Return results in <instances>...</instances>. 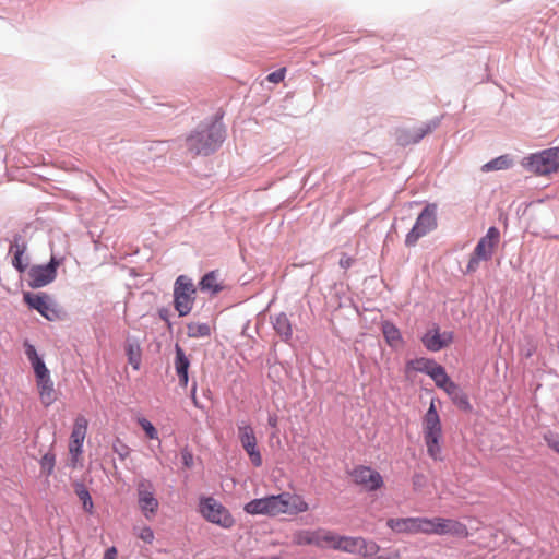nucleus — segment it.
<instances>
[{"mask_svg":"<svg viewBox=\"0 0 559 559\" xmlns=\"http://www.w3.org/2000/svg\"><path fill=\"white\" fill-rule=\"evenodd\" d=\"M243 510L250 515L275 518L282 514L298 515L306 513L310 510V506L302 496L284 491L278 495L253 499L245 504Z\"/></svg>","mask_w":559,"mask_h":559,"instance_id":"f257e3e1","label":"nucleus"},{"mask_svg":"<svg viewBox=\"0 0 559 559\" xmlns=\"http://www.w3.org/2000/svg\"><path fill=\"white\" fill-rule=\"evenodd\" d=\"M423 437L428 455L435 461L442 460L443 430L433 400L423 417Z\"/></svg>","mask_w":559,"mask_h":559,"instance_id":"f03ea898","label":"nucleus"},{"mask_svg":"<svg viewBox=\"0 0 559 559\" xmlns=\"http://www.w3.org/2000/svg\"><path fill=\"white\" fill-rule=\"evenodd\" d=\"M225 131L221 124L213 123L202 130L191 133L186 139V146L192 156L210 155L224 141Z\"/></svg>","mask_w":559,"mask_h":559,"instance_id":"7ed1b4c3","label":"nucleus"},{"mask_svg":"<svg viewBox=\"0 0 559 559\" xmlns=\"http://www.w3.org/2000/svg\"><path fill=\"white\" fill-rule=\"evenodd\" d=\"M500 242V231L497 227H489L486 235L481 237L466 265V273L471 274L477 271L480 261H489Z\"/></svg>","mask_w":559,"mask_h":559,"instance_id":"20e7f679","label":"nucleus"},{"mask_svg":"<svg viewBox=\"0 0 559 559\" xmlns=\"http://www.w3.org/2000/svg\"><path fill=\"white\" fill-rule=\"evenodd\" d=\"M522 165L536 175H548L559 169V147H551L525 157Z\"/></svg>","mask_w":559,"mask_h":559,"instance_id":"39448f33","label":"nucleus"},{"mask_svg":"<svg viewBox=\"0 0 559 559\" xmlns=\"http://www.w3.org/2000/svg\"><path fill=\"white\" fill-rule=\"evenodd\" d=\"M199 511L206 521L223 528H231L235 525V519L229 510L213 497L201 498Z\"/></svg>","mask_w":559,"mask_h":559,"instance_id":"423d86ee","label":"nucleus"},{"mask_svg":"<svg viewBox=\"0 0 559 559\" xmlns=\"http://www.w3.org/2000/svg\"><path fill=\"white\" fill-rule=\"evenodd\" d=\"M437 205L428 204L418 215L415 225L406 235L405 245L414 247L417 241L437 228Z\"/></svg>","mask_w":559,"mask_h":559,"instance_id":"0eeeda50","label":"nucleus"},{"mask_svg":"<svg viewBox=\"0 0 559 559\" xmlns=\"http://www.w3.org/2000/svg\"><path fill=\"white\" fill-rule=\"evenodd\" d=\"M195 287L193 283L185 275H180L174 287V305L179 316L183 317L190 313L194 304Z\"/></svg>","mask_w":559,"mask_h":559,"instance_id":"6e6552de","label":"nucleus"},{"mask_svg":"<svg viewBox=\"0 0 559 559\" xmlns=\"http://www.w3.org/2000/svg\"><path fill=\"white\" fill-rule=\"evenodd\" d=\"M386 525L400 534H425L431 535V518L411 516V518H392L386 521Z\"/></svg>","mask_w":559,"mask_h":559,"instance_id":"1a4fd4ad","label":"nucleus"},{"mask_svg":"<svg viewBox=\"0 0 559 559\" xmlns=\"http://www.w3.org/2000/svg\"><path fill=\"white\" fill-rule=\"evenodd\" d=\"M138 506L145 519L151 520L158 511L159 502L155 497V487L148 479L142 478L136 484Z\"/></svg>","mask_w":559,"mask_h":559,"instance_id":"9d476101","label":"nucleus"},{"mask_svg":"<svg viewBox=\"0 0 559 559\" xmlns=\"http://www.w3.org/2000/svg\"><path fill=\"white\" fill-rule=\"evenodd\" d=\"M431 535L451 536L455 538H467L469 535L467 526L454 519L433 516L431 518Z\"/></svg>","mask_w":559,"mask_h":559,"instance_id":"9b49d317","label":"nucleus"},{"mask_svg":"<svg viewBox=\"0 0 559 559\" xmlns=\"http://www.w3.org/2000/svg\"><path fill=\"white\" fill-rule=\"evenodd\" d=\"M87 431V420L84 416H78L74 420L73 429L70 436L69 453L71 455L70 465L75 468L80 462L82 447Z\"/></svg>","mask_w":559,"mask_h":559,"instance_id":"f8f14e48","label":"nucleus"},{"mask_svg":"<svg viewBox=\"0 0 559 559\" xmlns=\"http://www.w3.org/2000/svg\"><path fill=\"white\" fill-rule=\"evenodd\" d=\"M60 261L52 257L46 265H34L28 271V284L33 288H39L51 283L57 275Z\"/></svg>","mask_w":559,"mask_h":559,"instance_id":"ddd939ff","label":"nucleus"},{"mask_svg":"<svg viewBox=\"0 0 559 559\" xmlns=\"http://www.w3.org/2000/svg\"><path fill=\"white\" fill-rule=\"evenodd\" d=\"M353 481L368 491H376L383 487L384 481L379 472L369 466L359 465L352 472Z\"/></svg>","mask_w":559,"mask_h":559,"instance_id":"4468645a","label":"nucleus"},{"mask_svg":"<svg viewBox=\"0 0 559 559\" xmlns=\"http://www.w3.org/2000/svg\"><path fill=\"white\" fill-rule=\"evenodd\" d=\"M238 436L240 443L248 454L251 463L255 467H260L262 465V456L257 447V438L253 428L249 424L242 421L238 425Z\"/></svg>","mask_w":559,"mask_h":559,"instance_id":"2eb2a0df","label":"nucleus"},{"mask_svg":"<svg viewBox=\"0 0 559 559\" xmlns=\"http://www.w3.org/2000/svg\"><path fill=\"white\" fill-rule=\"evenodd\" d=\"M29 308L37 310L44 318L55 321L59 318V311L46 294L25 293L23 296Z\"/></svg>","mask_w":559,"mask_h":559,"instance_id":"dca6fc26","label":"nucleus"},{"mask_svg":"<svg viewBox=\"0 0 559 559\" xmlns=\"http://www.w3.org/2000/svg\"><path fill=\"white\" fill-rule=\"evenodd\" d=\"M421 342L428 350L438 352L453 342V333L440 332L438 326H433L424 334Z\"/></svg>","mask_w":559,"mask_h":559,"instance_id":"f3484780","label":"nucleus"},{"mask_svg":"<svg viewBox=\"0 0 559 559\" xmlns=\"http://www.w3.org/2000/svg\"><path fill=\"white\" fill-rule=\"evenodd\" d=\"M435 128L436 123L429 122L412 129H399L395 133L396 142L402 146L418 143L425 135L432 132Z\"/></svg>","mask_w":559,"mask_h":559,"instance_id":"a211bd4d","label":"nucleus"},{"mask_svg":"<svg viewBox=\"0 0 559 559\" xmlns=\"http://www.w3.org/2000/svg\"><path fill=\"white\" fill-rule=\"evenodd\" d=\"M452 400V402L463 411H469L471 404L467 396L462 392L460 386L451 379L441 388Z\"/></svg>","mask_w":559,"mask_h":559,"instance_id":"6ab92c4d","label":"nucleus"},{"mask_svg":"<svg viewBox=\"0 0 559 559\" xmlns=\"http://www.w3.org/2000/svg\"><path fill=\"white\" fill-rule=\"evenodd\" d=\"M38 395L41 404L45 407H49L57 400V392L53 388L51 378L40 379L36 381Z\"/></svg>","mask_w":559,"mask_h":559,"instance_id":"aec40b11","label":"nucleus"},{"mask_svg":"<svg viewBox=\"0 0 559 559\" xmlns=\"http://www.w3.org/2000/svg\"><path fill=\"white\" fill-rule=\"evenodd\" d=\"M175 349V369L178 374L180 385L186 388L189 381L188 369L190 367V361L179 345H176Z\"/></svg>","mask_w":559,"mask_h":559,"instance_id":"412c9836","label":"nucleus"},{"mask_svg":"<svg viewBox=\"0 0 559 559\" xmlns=\"http://www.w3.org/2000/svg\"><path fill=\"white\" fill-rule=\"evenodd\" d=\"M200 288L203 292H210L213 295L218 294L224 289L223 280L218 271H211L206 273L200 281Z\"/></svg>","mask_w":559,"mask_h":559,"instance_id":"4be33fe9","label":"nucleus"},{"mask_svg":"<svg viewBox=\"0 0 559 559\" xmlns=\"http://www.w3.org/2000/svg\"><path fill=\"white\" fill-rule=\"evenodd\" d=\"M382 333L386 343L394 348L402 346L403 340L400 330L391 322L382 323Z\"/></svg>","mask_w":559,"mask_h":559,"instance_id":"5701e85b","label":"nucleus"},{"mask_svg":"<svg viewBox=\"0 0 559 559\" xmlns=\"http://www.w3.org/2000/svg\"><path fill=\"white\" fill-rule=\"evenodd\" d=\"M359 542L356 555H359L362 559H376L380 550L379 545L376 542L365 539L364 537H360Z\"/></svg>","mask_w":559,"mask_h":559,"instance_id":"b1692460","label":"nucleus"},{"mask_svg":"<svg viewBox=\"0 0 559 559\" xmlns=\"http://www.w3.org/2000/svg\"><path fill=\"white\" fill-rule=\"evenodd\" d=\"M360 537H352V536H340L338 543L335 546V550H341L348 554H355L358 550V544Z\"/></svg>","mask_w":559,"mask_h":559,"instance_id":"393cba45","label":"nucleus"},{"mask_svg":"<svg viewBox=\"0 0 559 559\" xmlns=\"http://www.w3.org/2000/svg\"><path fill=\"white\" fill-rule=\"evenodd\" d=\"M274 329L285 340L290 338V336L293 334L289 319L287 318V316L285 313H281L275 318Z\"/></svg>","mask_w":559,"mask_h":559,"instance_id":"a878e982","label":"nucleus"},{"mask_svg":"<svg viewBox=\"0 0 559 559\" xmlns=\"http://www.w3.org/2000/svg\"><path fill=\"white\" fill-rule=\"evenodd\" d=\"M187 334L192 338L206 337L211 334V328L207 323L191 322L187 325Z\"/></svg>","mask_w":559,"mask_h":559,"instance_id":"bb28decb","label":"nucleus"},{"mask_svg":"<svg viewBox=\"0 0 559 559\" xmlns=\"http://www.w3.org/2000/svg\"><path fill=\"white\" fill-rule=\"evenodd\" d=\"M129 364L138 370L141 364V348L138 343H128L126 347Z\"/></svg>","mask_w":559,"mask_h":559,"instance_id":"cd10ccee","label":"nucleus"},{"mask_svg":"<svg viewBox=\"0 0 559 559\" xmlns=\"http://www.w3.org/2000/svg\"><path fill=\"white\" fill-rule=\"evenodd\" d=\"M293 544L296 546H312V530H297L293 533Z\"/></svg>","mask_w":559,"mask_h":559,"instance_id":"c85d7f7f","label":"nucleus"},{"mask_svg":"<svg viewBox=\"0 0 559 559\" xmlns=\"http://www.w3.org/2000/svg\"><path fill=\"white\" fill-rule=\"evenodd\" d=\"M512 162L511 159L503 155L499 156L487 164L483 166V170L490 171V170H500V169H507L511 166Z\"/></svg>","mask_w":559,"mask_h":559,"instance_id":"c756f323","label":"nucleus"},{"mask_svg":"<svg viewBox=\"0 0 559 559\" xmlns=\"http://www.w3.org/2000/svg\"><path fill=\"white\" fill-rule=\"evenodd\" d=\"M75 493L83 503V508L86 512L93 513L94 503L88 490L83 485H78Z\"/></svg>","mask_w":559,"mask_h":559,"instance_id":"7c9ffc66","label":"nucleus"},{"mask_svg":"<svg viewBox=\"0 0 559 559\" xmlns=\"http://www.w3.org/2000/svg\"><path fill=\"white\" fill-rule=\"evenodd\" d=\"M436 383L438 388H442L450 380V377L447 374L445 369L441 365H437L430 372L429 376Z\"/></svg>","mask_w":559,"mask_h":559,"instance_id":"2f4dec72","label":"nucleus"},{"mask_svg":"<svg viewBox=\"0 0 559 559\" xmlns=\"http://www.w3.org/2000/svg\"><path fill=\"white\" fill-rule=\"evenodd\" d=\"M340 536H341L340 534H337L331 530L323 528L322 538H321L322 548H331V549L335 550V546L338 543Z\"/></svg>","mask_w":559,"mask_h":559,"instance_id":"473e14b6","label":"nucleus"},{"mask_svg":"<svg viewBox=\"0 0 559 559\" xmlns=\"http://www.w3.org/2000/svg\"><path fill=\"white\" fill-rule=\"evenodd\" d=\"M437 365L438 364L435 362L433 360L421 358V359H417L413 362V368L417 371H420V372H424V373H427L428 376H430L431 370L433 369V367H437Z\"/></svg>","mask_w":559,"mask_h":559,"instance_id":"72a5a7b5","label":"nucleus"},{"mask_svg":"<svg viewBox=\"0 0 559 559\" xmlns=\"http://www.w3.org/2000/svg\"><path fill=\"white\" fill-rule=\"evenodd\" d=\"M138 424L144 430L148 439H158V432L153 424L144 417L138 418Z\"/></svg>","mask_w":559,"mask_h":559,"instance_id":"f704fd0d","label":"nucleus"},{"mask_svg":"<svg viewBox=\"0 0 559 559\" xmlns=\"http://www.w3.org/2000/svg\"><path fill=\"white\" fill-rule=\"evenodd\" d=\"M55 464L56 456L50 452L46 453L40 460L41 471L46 473V475H50L53 472Z\"/></svg>","mask_w":559,"mask_h":559,"instance_id":"c9c22d12","label":"nucleus"},{"mask_svg":"<svg viewBox=\"0 0 559 559\" xmlns=\"http://www.w3.org/2000/svg\"><path fill=\"white\" fill-rule=\"evenodd\" d=\"M32 367L34 369L36 381L50 377L49 370L47 369L45 362L41 359H36V361L32 364Z\"/></svg>","mask_w":559,"mask_h":559,"instance_id":"e433bc0d","label":"nucleus"},{"mask_svg":"<svg viewBox=\"0 0 559 559\" xmlns=\"http://www.w3.org/2000/svg\"><path fill=\"white\" fill-rule=\"evenodd\" d=\"M135 534L141 540L147 544H152L155 538L153 530L146 525L135 528Z\"/></svg>","mask_w":559,"mask_h":559,"instance_id":"4c0bfd02","label":"nucleus"},{"mask_svg":"<svg viewBox=\"0 0 559 559\" xmlns=\"http://www.w3.org/2000/svg\"><path fill=\"white\" fill-rule=\"evenodd\" d=\"M112 450L119 455L121 460H124L130 454V449L120 439H116L112 444Z\"/></svg>","mask_w":559,"mask_h":559,"instance_id":"58836bf2","label":"nucleus"},{"mask_svg":"<svg viewBox=\"0 0 559 559\" xmlns=\"http://www.w3.org/2000/svg\"><path fill=\"white\" fill-rule=\"evenodd\" d=\"M25 250H26V246H25V243H22L21 250L14 251L13 265L20 272H24L26 269V265H24L22 262V258L25 253Z\"/></svg>","mask_w":559,"mask_h":559,"instance_id":"ea45409f","label":"nucleus"},{"mask_svg":"<svg viewBox=\"0 0 559 559\" xmlns=\"http://www.w3.org/2000/svg\"><path fill=\"white\" fill-rule=\"evenodd\" d=\"M545 441L547 445L559 454V435L557 433H549L545 436Z\"/></svg>","mask_w":559,"mask_h":559,"instance_id":"a19ab883","label":"nucleus"},{"mask_svg":"<svg viewBox=\"0 0 559 559\" xmlns=\"http://www.w3.org/2000/svg\"><path fill=\"white\" fill-rule=\"evenodd\" d=\"M285 74H286V69L285 68H281L272 73H270L267 76H266V80L271 83H280L282 82L284 79H285Z\"/></svg>","mask_w":559,"mask_h":559,"instance_id":"79ce46f5","label":"nucleus"},{"mask_svg":"<svg viewBox=\"0 0 559 559\" xmlns=\"http://www.w3.org/2000/svg\"><path fill=\"white\" fill-rule=\"evenodd\" d=\"M322 532L323 528L319 527L317 530H312V546H316L318 548H322Z\"/></svg>","mask_w":559,"mask_h":559,"instance_id":"37998d69","label":"nucleus"},{"mask_svg":"<svg viewBox=\"0 0 559 559\" xmlns=\"http://www.w3.org/2000/svg\"><path fill=\"white\" fill-rule=\"evenodd\" d=\"M181 459H182V464L186 467L190 468L193 465V455L189 450H187V449L182 450Z\"/></svg>","mask_w":559,"mask_h":559,"instance_id":"c03bdc74","label":"nucleus"},{"mask_svg":"<svg viewBox=\"0 0 559 559\" xmlns=\"http://www.w3.org/2000/svg\"><path fill=\"white\" fill-rule=\"evenodd\" d=\"M25 347H26V355H27V358L29 359L31 364H33L34 361H36V359H41L35 347L31 344H25Z\"/></svg>","mask_w":559,"mask_h":559,"instance_id":"a18cd8bd","label":"nucleus"},{"mask_svg":"<svg viewBox=\"0 0 559 559\" xmlns=\"http://www.w3.org/2000/svg\"><path fill=\"white\" fill-rule=\"evenodd\" d=\"M25 347H26V355H27V358L29 359L31 364H33L34 361H36V359H41L35 347L31 344H25Z\"/></svg>","mask_w":559,"mask_h":559,"instance_id":"49530a36","label":"nucleus"},{"mask_svg":"<svg viewBox=\"0 0 559 559\" xmlns=\"http://www.w3.org/2000/svg\"><path fill=\"white\" fill-rule=\"evenodd\" d=\"M426 483V477L423 474H415L413 476V486L417 490L421 488Z\"/></svg>","mask_w":559,"mask_h":559,"instance_id":"de8ad7c7","label":"nucleus"},{"mask_svg":"<svg viewBox=\"0 0 559 559\" xmlns=\"http://www.w3.org/2000/svg\"><path fill=\"white\" fill-rule=\"evenodd\" d=\"M338 263L342 269L347 270L348 267L352 266L353 259L347 254H342Z\"/></svg>","mask_w":559,"mask_h":559,"instance_id":"09e8293b","label":"nucleus"},{"mask_svg":"<svg viewBox=\"0 0 559 559\" xmlns=\"http://www.w3.org/2000/svg\"><path fill=\"white\" fill-rule=\"evenodd\" d=\"M117 554L116 547L112 546L105 551L103 559H117Z\"/></svg>","mask_w":559,"mask_h":559,"instance_id":"8fccbe9b","label":"nucleus"},{"mask_svg":"<svg viewBox=\"0 0 559 559\" xmlns=\"http://www.w3.org/2000/svg\"><path fill=\"white\" fill-rule=\"evenodd\" d=\"M22 237L21 236H15L14 237V240H13V243L11 246V249H14V251H19L21 250V245H22Z\"/></svg>","mask_w":559,"mask_h":559,"instance_id":"3c124183","label":"nucleus"},{"mask_svg":"<svg viewBox=\"0 0 559 559\" xmlns=\"http://www.w3.org/2000/svg\"><path fill=\"white\" fill-rule=\"evenodd\" d=\"M277 416L276 415H270L269 418H267V423L269 425L272 427V428H276L277 427Z\"/></svg>","mask_w":559,"mask_h":559,"instance_id":"603ef678","label":"nucleus"},{"mask_svg":"<svg viewBox=\"0 0 559 559\" xmlns=\"http://www.w3.org/2000/svg\"><path fill=\"white\" fill-rule=\"evenodd\" d=\"M191 399H192L193 404L195 406H199V403L197 400V384L195 383H193L192 389H191Z\"/></svg>","mask_w":559,"mask_h":559,"instance_id":"864d4df0","label":"nucleus"},{"mask_svg":"<svg viewBox=\"0 0 559 559\" xmlns=\"http://www.w3.org/2000/svg\"><path fill=\"white\" fill-rule=\"evenodd\" d=\"M270 559H281V558H280V557H277V556H274V557H272V558H270Z\"/></svg>","mask_w":559,"mask_h":559,"instance_id":"5fc2aeb1","label":"nucleus"}]
</instances>
